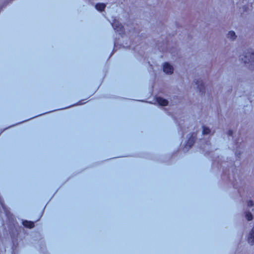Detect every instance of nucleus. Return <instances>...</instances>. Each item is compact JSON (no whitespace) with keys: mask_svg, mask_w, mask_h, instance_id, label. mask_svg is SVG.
Listing matches in <instances>:
<instances>
[{"mask_svg":"<svg viewBox=\"0 0 254 254\" xmlns=\"http://www.w3.org/2000/svg\"><path fill=\"white\" fill-rule=\"evenodd\" d=\"M40 242L39 244L40 252L42 254H50L47 250V248H46V246L45 241L42 240L41 239H40Z\"/></svg>","mask_w":254,"mask_h":254,"instance_id":"obj_10","label":"nucleus"},{"mask_svg":"<svg viewBox=\"0 0 254 254\" xmlns=\"http://www.w3.org/2000/svg\"><path fill=\"white\" fill-rule=\"evenodd\" d=\"M244 215L248 221H251L254 219V216L249 210H246L244 211Z\"/></svg>","mask_w":254,"mask_h":254,"instance_id":"obj_17","label":"nucleus"},{"mask_svg":"<svg viewBox=\"0 0 254 254\" xmlns=\"http://www.w3.org/2000/svg\"><path fill=\"white\" fill-rule=\"evenodd\" d=\"M248 243L251 246L254 245V226L249 233L247 237Z\"/></svg>","mask_w":254,"mask_h":254,"instance_id":"obj_8","label":"nucleus"},{"mask_svg":"<svg viewBox=\"0 0 254 254\" xmlns=\"http://www.w3.org/2000/svg\"><path fill=\"white\" fill-rule=\"evenodd\" d=\"M4 213L6 217L7 225L8 227L15 226L16 220L13 214L10 212V210H7Z\"/></svg>","mask_w":254,"mask_h":254,"instance_id":"obj_5","label":"nucleus"},{"mask_svg":"<svg viewBox=\"0 0 254 254\" xmlns=\"http://www.w3.org/2000/svg\"><path fill=\"white\" fill-rule=\"evenodd\" d=\"M247 206L251 208L254 206V201L253 200L250 199L247 201Z\"/></svg>","mask_w":254,"mask_h":254,"instance_id":"obj_22","label":"nucleus"},{"mask_svg":"<svg viewBox=\"0 0 254 254\" xmlns=\"http://www.w3.org/2000/svg\"><path fill=\"white\" fill-rule=\"evenodd\" d=\"M226 134L230 137H233L234 134V131L233 129L230 128L226 131Z\"/></svg>","mask_w":254,"mask_h":254,"instance_id":"obj_21","label":"nucleus"},{"mask_svg":"<svg viewBox=\"0 0 254 254\" xmlns=\"http://www.w3.org/2000/svg\"><path fill=\"white\" fill-rule=\"evenodd\" d=\"M106 7V4L103 3H98L96 4L95 8L97 10L100 11H102L104 10Z\"/></svg>","mask_w":254,"mask_h":254,"instance_id":"obj_19","label":"nucleus"},{"mask_svg":"<svg viewBox=\"0 0 254 254\" xmlns=\"http://www.w3.org/2000/svg\"><path fill=\"white\" fill-rule=\"evenodd\" d=\"M9 229V233L11 238H17L19 234V231L17 229H16L15 226H11L8 227Z\"/></svg>","mask_w":254,"mask_h":254,"instance_id":"obj_7","label":"nucleus"},{"mask_svg":"<svg viewBox=\"0 0 254 254\" xmlns=\"http://www.w3.org/2000/svg\"><path fill=\"white\" fill-rule=\"evenodd\" d=\"M227 37L233 40L236 38V35L234 31H231L228 33Z\"/></svg>","mask_w":254,"mask_h":254,"instance_id":"obj_20","label":"nucleus"},{"mask_svg":"<svg viewBox=\"0 0 254 254\" xmlns=\"http://www.w3.org/2000/svg\"><path fill=\"white\" fill-rule=\"evenodd\" d=\"M53 112H55V111H57V110H53Z\"/></svg>","mask_w":254,"mask_h":254,"instance_id":"obj_24","label":"nucleus"},{"mask_svg":"<svg viewBox=\"0 0 254 254\" xmlns=\"http://www.w3.org/2000/svg\"><path fill=\"white\" fill-rule=\"evenodd\" d=\"M0 205L2 209H3L4 212H5L7 210H9V208L5 204L3 199L1 197V196L0 195Z\"/></svg>","mask_w":254,"mask_h":254,"instance_id":"obj_18","label":"nucleus"},{"mask_svg":"<svg viewBox=\"0 0 254 254\" xmlns=\"http://www.w3.org/2000/svg\"><path fill=\"white\" fill-rule=\"evenodd\" d=\"M11 250L14 253L16 251L18 246V241L17 238H11Z\"/></svg>","mask_w":254,"mask_h":254,"instance_id":"obj_15","label":"nucleus"},{"mask_svg":"<svg viewBox=\"0 0 254 254\" xmlns=\"http://www.w3.org/2000/svg\"><path fill=\"white\" fill-rule=\"evenodd\" d=\"M112 26L117 31L119 32H122L123 31L124 27L118 21H114L112 24Z\"/></svg>","mask_w":254,"mask_h":254,"instance_id":"obj_13","label":"nucleus"},{"mask_svg":"<svg viewBox=\"0 0 254 254\" xmlns=\"http://www.w3.org/2000/svg\"><path fill=\"white\" fill-rule=\"evenodd\" d=\"M217 113H218V115H219V113H220V112H218ZM221 113V112H220V113Z\"/></svg>","mask_w":254,"mask_h":254,"instance_id":"obj_23","label":"nucleus"},{"mask_svg":"<svg viewBox=\"0 0 254 254\" xmlns=\"http://www.w3.org/2000/svg\"><path fill=\"white\" fill-rule=\"evenodd\" d=\"M156 101L160 106H166L168 104V101L162 97H157L156 98Z\"/></svg>","mask_w":254,"mask_h":254,"instance_id":"obj_16","label":"nucleus"},{"mask_svg":"<svg viewBox=\"0 0 254 254\" xmlns=\"http://www.w3.org/2000/svg\"><path fill=\"white\" fill-rule=\"evenodd\" d=\"M234 143L236 145V149L235 151V155L237 160H240L241 158L242 151L239 149L240 144L238 142L237 140H235Z\"/></svg>","mask_w":254,"mask_h":254,"instance_id":"obj_11","label":"nucleus"},{"mask_svg":"<svg viewBox=\"0 0 254 254\" xmlns=\"http://www.w3.org/2000/svg\"><path fill=\"white\" fill-rule=\"evenodd\" d=\"M213 133L214 132H212L210 127L204 125L202 126V134L203 135H212Z\"/></svg>","mask_w":254,"mask_h":254,"instance_id":"obj_9","label":"nucleus"},{"mask_svg":"<svg viewBox=\"0 0 254 254\" xmlns=\"http://www.w3.org/2000/svg\"><path fill=\"white\" fill-rule=\"evenodd\" d=\"M197 139V133L195 132H191L187 135V140L184 145V149L188 151L190 149Z\"/></svg>","mask_w":254,"mask_h":254,"instance_id":"obj_3","label":"nucleus"},{"mask_svg":"<svg viewBox=\"0 0 254 254\" xmlns=\"http://www.w3.org/2000/svg\"><path fill=\"white\" fill-rule=\"evenodd\" d=\"M240 59L244 63H250L251 65L254 66V53L252 50L246 53L245 55L240 56Z\"/></svg>","mask_w":254,"mask_h":254,"instance_id":"obj_4","label":"nucleus"},{"mask_svg":"<svg viewBox=\"0 0 254 254\" xmlns=\"http://www.w3.org/2000/svg\"><path fill=\"white\" fill-rule=\"evenodd\" d=\"M195 83L197 86V88L199 92L201 93H203L205 91V87L203 82L201 80H197L195 81Z\"/></svg>","mask_w":254,"mask_h":254,"instance_id":"obj_14","label":"nucleus"},{"mask_svg":"<svg viewBox=\"0 0 254 254\" xmlns=\"http://www.w3.org/2000/svg\"><path fill=\"white\" fill-rule=\"evenodd\" d=\"M163 71L167 74H172L173 72V67L169 63H165L163 65Z\"/></svg>","mask_w":254,"mask_h":254,"instance_id":"obj_12","label":"nucleus"},{"mask_svg":"<svg viewBox=\"0 0 254 254\" xmlns=\"http://www.w3.org/2000/svg\"><path fill=\"white\" fill-rule=\"evenodd\" d=\"M169 116L173 118L174 122L178 126V133L181 135V138L184 137L185 135V130L184 127L181 125L180 122L178 121L176 117V115H180V113H184V112H165Z\"/></svg>","mask_w":254,"mask_h":254,"instance_id":"obj_2","label":"nucleus"},{"mask_svg":"<svg viewBox=\"0 0 254 254\" xmlns=\"http://www.w3.org/2000/svg\"><path fill=\"white\" fill-rule=\"evenodd\" d=\"M204 155L207 156H210L211 159V166L212 167H216L218 170H220L223 167L221 179L226 182H229L231 181V176L230 174V169H232L233 181L232 185L234 189L239 190L240 184L242 182V177L237 173V169L235 165V163L233 162L230 163V165H228L226 167L223 166V163L221 161L222 156L217 155L215 158L212 155V152L210 151H207L205 152Z\"/></svg>","mask_w":254,"mask_h":254,"instance_id":"obj_1","label":"nucleus"},{"mask_svg":"<svg viewBox=\"0 0 254 254\" xmlns=\"http://www.w3.org/2000/svg\"><path fill=\"white\" fill-rule=\"evenodd\" d=\"M45 208L43 209L41 215L39 217V218L37 219H36L35 221H30V220H22V224L23 226L24 227L28 228V229H32L35 227V223L39 221V220L41 218L43 215V213L44 211Z\"/></svg>","mask_w":254,"mask_h":254,"instance_id":"obj_6","label":"nucleus"}]
</instances>
